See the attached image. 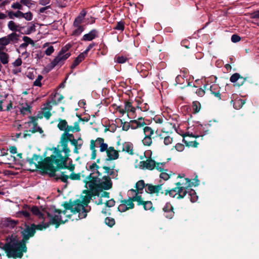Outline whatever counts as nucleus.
Listing matches in <instances>:
<instances>
[{
    "instance_id": "obj_1",
    "label": "nucleus",
    "mask_w": 259,
    "mask_h": 259,
    "mask_svg": "<svg viewBox=\"0 0 259 259\" xmlns=\"http://www.w3.org/2000/svg\"><path fill=\"white\" fill-rule=\"evenodd\" d=\"M91 173L85 187L87 189L81 196L82 201L77 200L71 205L70 209H66L60 211L55 208H51L47 212V215L50 218V221L48 223H41L38 225L32 224L30 226H25L22 231L23 239L19 240L16 236H12L7 239V242L4 244L0 243V250H4L9 258H21L24 252L27 251L26 243L30 237H32L35 229L42 230L48 228L50 224L55 225L56 228H58L60 224H64L68 219L73 221L74 219L77 220L75 215L78 214L79 219L85 218L87 213L91 210V206L88 205L93 196L97 194L100 189L109 190L112 187L110 179L106 175H103V167L98 166L94 162L90 165L89 167Z\"/></svg>"
},
{
    "instance_id": "obj_2",
    "label": "nucleus",
    "mask_w": 259,
    "mask_h": 259,
    "mask_svg": "<svg viewBox=\"0 0 259 259\" xmlns=\"http://www.w3.org/2000/svg\"><path fill=\"white\" fill-rule=\"evenodd\" d=\"M68 141L74 147L73 152L78 153V150L81 148L83 144V140L80 137L75 139L72 134L66 133L61 136L60 145L54 149L53 157L57 166L68 168L72 171L74 169V165L72 164V160L68 158L70 151L68 147Z\"/></svg>"
},
{
    "instance_id": "obj_3",
    "label": "nucleus",
    "mask_w": 259,
    "mask_h": 259,
    "mask_svg": "<svg viewBox=\"0 0 259 259\" xmlns=\"http://www.w3.org/2000/svg\"><path fill=\"white\" fill-rule=\"evenodd\" d=\"M128 195L130 199L124 200L121 201V203L118 206V209L120 212H124L129 209L134 208V204L133 201H137L138 204H143L145 210L151 209L153 207L152 203L151 201H144L142 200L141 196L138 195L135 190L131 189L128 192Z\"/></svg>"
},
{
    "instance_id": "obj_4",
    "label": "nucleus",
    "mask_w": 259,
    "mask_h": 259,
    "mask_svg": "<svg viewBox=\"0 0 259 259\" xmlns=\"http://www.w3.org/2000/svg\"><path fill=\"white\" fill-rule=\"evenodd\" d=\"M181 179L180 181L176 183V187L179 190L180 194L181 197H185L187 193L188 189L193 186H197L199 185L198 181L197 180L195 181V182H191L189 179L184 178L183 176L179 175V176Z\"/></svg>"
},
{
    "instance_id": "obj_5",
    "label": "nucleus",
    "mask_w": 259,
    "mask_h": 259,
    "mask_svg": "<svg viewBox=\"0 0 259 259\" xmlns=\"http://www.w3.org/2000/svg\"><path fill=\"white\" fill-rule=\"evenodd\" d=\"M54 154V153H53V154L51 157H46L43 161H41L42 158L36 154H33L32 158L35 162H37L38 163H41L46 169L51 171H55L57 168H63V167H59L56 165L53 157Z\"/></svg>"
},
{
    "instance_id": "obj_6",
    "label": "nucleus",
    "mask_w": 259,
    "mask_h": 259,
    "mask_svg": "<svg viewBox=\"0 0 259 259\" xmlns=\"http://www.w3.org/2000/svg\"><path fill=\"white\" fill-rule=\"evenodd\" d=\"M67 48H63L58 55L51 62L49 66L51 69L56 66L61 67L64 61L70 56V53L67 52Z\"/></svg>"
},
{
    "instance_id": "obj_7",
    "label": "nucleus",
    "mask_w": 259,
    "mask_h": 259,
    "mask_svg": "<svg viewBox=\"0 0 259 259\" xmlns=\"http://www.w3.org/2000/svg\"><path fill=\"white\" fill-rule=\"evenodd\" d=\"M144 138L142 143L144 146H149L152 143V136L154 135V130L149 126H145L143 128Z\"/></svg>"
},
{
    "instance_id": "obj_8",
    "label": "nucleus",
    "mask_w": 259,
    "mask_h": 259,
    "mask_svg": "<svg viewBox=\"0 0 259 259\" xmlns=\"http://www.w3.org/2000/svg\"><path fill=\"white\" fill-rule=\"evenodd\" d=\"M30 121L25 122L24 124V127L28 128L27 131L30 132L32 133L38 132L40 133L42 132L41 128L37 125L36 122V119L33 117H30Z\"/></svg>"
},
{
    "instance_id": "obj_9",
    "label": "nucleus",
    "mask_w": 259,
    "mask_h": 259,
    "mask_svg": "<svg viewBox=\"0 0 259 259\" xmlns=\"http://www.w3.org/2000/svg\"><path fill=\"white\" fill-rule=\"evenodd\" d=\"M68 170L69 169L67 168ZM70 171L71 172V173L70 174L69 176L66 175L65 174V172H62L61 174L58 176L57 179H60L62 182L65 183L67 184L68 183V179L69 178H70L72 180H79L80 178V175L79 173L78 174H74L73 172L74 169L72 171H71L69 169Z\"/></svg>"
},
{
    "instance_id": "obj_10",
    "label": "nucleus",
    "mask_w": 259,
    "mask_h": 259,
    "mask_svg": "<svg viewBox=\"0 0 259 259\" xmlns=\"http://www.w3.org/2000/svg\"><path fill=\"white\" fill-rule=\"evenodd\" d=\"M103 175H106L110 179L111 178H116L117 176L118 171L114 168V165L111 166H103Z\"/></svg>"
},
{
    "instance_id": "obj_11",
    "label": "nucleus",
    "mask_w": 259,
    "mask_h": 259,
    "mask_svg": "<svg viewBox=\"0 0 259 259\" xmlns=\"http://www.w3.org/2000/svg\"><path fill=\"white\" fill-rule=\"evenodd\" d=\"M145 191L149 193L163 194V184L153 186L151 184H147L146 185Z\"/></svg>"
},
{
    "instance_id": "obj_12",
    "label": "nucleus",
    "mask_w": 259,
    "mask_h": 259,
    "mask_svg": "<svg viewBox=\"0 0 259 259\" xmlns=\"http://www.w3.org/2000/svg\"><path fill=\"white\" fill-rule=\"evenodd\" d=\"M146 124L142 117L138 118V119L132 120L128 123V126L132 129H136L143 127Z\"/></svg>"
},
{
    "instance_id": "obj_13",
    "label": "nucleus",
    "mask_w": 259,
    "mask_h": 259,
    "mask_svg": "<svg viewBox=\"0 0 259 259\" xmlns=\"http://www.w3.org/2000/svg\"><path fill=\"white\" fill-rule=\"evenodd\" d=\"M139 167L142 169H153L155 166V162L151 159H148L146 161H140Z\"/></svg>"
},
{
    "instance_id": "obj_14",
    "label": "nucleus",
    "mask_w": 259,
    "mask_h": 259,
    "mask_svg": "<svg viewBox=\"0 0 259 259\" xmlns=\"http://www.w3.org/2000/svg\"><path fill=\"white\" fill-rule=\"evenodd\" d=\"M30 206L27 205H24L23 210L17 212V215L18 217H24L26 219L29 220L31 219L30 211Z\"/></svg>"
},
{
    "instance_id": "obj_15",
    "label": "nucleus",
    "mask_w": 259,
    "mask_h": 259,
    "mask_svg": "<svg viewBox=\"0 0 259 259\" xmlns=\"http://www.w3.org/2000/svg\"><path fill=\"white\" fill-rule=\"evenodd\" d=\"M163 211L164 212V215L166 218L171 219L174 217V212L173 211V207L170 203H166L165 204L163 208Z\"/></svg>"
},
{
    "instance_id": "obj_16",
    "label": "nucleus",
    "mask_w": 259,
    "mask_h": 259,
    "mask_svg": "<svg viewBox=\"0 0 259 259\" xmlns=\"http://www.w3.org/2000/svg\"><path fill=\"white\" fill-rule=\"evenodd\" d=\"M163 191H164L163 194L165 195L169 194V195L171 197H176L178 199L183 198L184 197L179 196L180 191L177 187L169 190L163 188Z\"/></svg>"
},
{
    "instance_id": "obj_17",
    "label": "nucleus",
    "mask_w": 259,
    "mask_h": 259,
    "mask_svg": "<svg viewBox=\"0 0 259 259\" xmlns=\"http://www.w3.org/2000/svg\"><path fill=\"white\" fill-rule=\"evenodd\" d=\"M108 160H115L118 158V152L112 147L108 148L106 151Z\"/></svg>"
},
{
    "instance_id": "obj_18",
    "label": "nucleus",
    "mask_w": 259,
    "mask_h": 259,
    "mask_svg": "<svg viewBox=\"0 0 259 259\" xmlns=\"http://www.w3.org/2000/svg\"><path fill=\"white\" fill-rule=\"evenodd\" d=\"M86 15V11L82 10L78 15V16L75 19L73 26H81V24L83 22L85 16Z\"/></svg>"
},
{
    "instance_id": "obj_19",
    "label": "nucleus",
    "mask_w": 259,
    "mask_h": 259,
    "mask_svg": "<svg viewBox=\"0 0 259 259\" xmlns=\"http://www.w3.org/2000/svg\"><path fill=\"white\" fill-rule=\"evenodd\" d=\"M95 141L96 142V146L99 145L100 152H103L107 151L108 149V145L104 143L103 138H98Z\"/></svg>"
},
{
    "instance_id": "obj_20",
    "label": "nucleus",
    "mask_w": 259,
    "mask_h": 259,
    "mask_svg": "<svg viewBox=\"0 0 259 259\" xmlns=\"http://www.w3.org/2000/svg\"><path fill=\"white\" fill-rule=\"evenodd\" d=\"M97 36V31L95 29H93L88 33L83 35L82 40L84 41H91Z\"/></svg>"
},
{
    "instance_id": "obj_21",
    "label": "nucleus",
    "mask_w": 259,
    "mask_h": 259,
    "mask_svg": "<svg viewBox=\"0 0 259 259\" xmlns=\"http://www.w3.org/2000/svg\"><path fill=\"white\" fill-rule=\"evenodd\" d=\"M30 212L39 219H44L45 212H41L37 206H33L30 207Z\"/></svg>"
},
{
    "instance_id": "obj_22",
    "label": "nucleus",
    "mask_w": 259,
    "mask_h": 259,
    "mask_svg": "<svg viewBox=\"0 0 259 259\" xmlns=\"http://www.w3.org/2000/svg\"><path fill=\"white\" fill-rule=\"evenodd\" d=\"M98 201L97 202V204H102L104 203L106 207L110 208L113 206L115 204V201L113 199H111L108 200L103 201L102 197L99 198V196H98Z\"/></svg>"
},
{
    "instance_id": "obj_23",
    "label": "nucleus",
    "mask_w": 259,
    "mask_h": 259,
    "mask_svg": "<svg viewBox=\"0 0 259 259\" xmlns=\"http://www.w3.org/2000/svg\"><path fill=\"white\" fill-rule=\"evenodd\" d=\"M9 55L4 52V50H0V62L4 65L7 64L9 62Z\"/></svg>"
},
{
    "instance_id": "obj_24",
    "label": "nucleus",
    "mask_w": 259,
    "mask_h": 259,
    "mask_svg": "<svg viewBox=\"0 0 259 259\" xmlns=\"http://www.w3.org/2000/svg\"><path fill=\"white\" fill-rule=\"evenodd\" d=\"M122 150L125 151L130 154H133V146L130 142H124L122 145Z\"/></svg>"
},
{
    "instance_id": "obj_25",
    "label": "nucleus",
    "mask_w": 259,
    "mask_h": 259,
    "mask_svg": "<svg viewBox=\"0 0 259 259\" xmlns=\"http://www.w3.org/2000/svg\"><path fill=\"white\" fill-rule=\"evenodd\" d=\"M10 44H15L18 42L19 34L16 32H12L11 34L7 35Z\"/></svg>"
},
{
    "instance_id": "obj_26",
    "label": "nucleus",
    "mask_w": 259,
    "mask_h": 259,
    "mask_svg": "<svg viewBox=\"0 0 259 259\" xmlns=\"http://www.w3.org/2000/svg\"><path fill=\"white\" fill-rule=\"evenodd\" d=\"M96 142L94 140H91L90 150H91V159L93 160L96 157Z\"/></svg>"
},
{
    "instance_id": "obj_27",
    "label": "nucleus",
    "mask_w": 259,
    "mask_h": 259,
    "mask_svg": "<svg viewBox=\"0 0 259 259\" xmlns=\"http://www.w3.org/2000/svg\"><path fill=\"white\" fill-rule=\"evenodd\" d=\"M136 187L137 190V192H136L138 195H139V193H142L143 192V189L146 188L144 181L143 180L139 181L136 184ZM135 191H136V190Z\"/></svg>"
},
{
    "instance_id": "obj_28",
    "label": "nucleus",
    "mask_w": 259,
    "mask_h": 259,
    "mask_svg": "<svg viewBox=\"0 0 259 259\" xmlns=\"http://www.w3.org/2000/svg\"><path fill=\"white\" fill-rule=\"evenodd\" d=\"M69 126L65 120H60L58 124V127L59 130L61 131H65L66 132L65 133H68V129L69 128Z\"/></svg>"
},
{
    "instance_id": "obj_29",
    "label": "nucleus",
    "mask_w": 259,
    "mask_h": 259,
    "mask_svg": "<svg viewBox=\"0 0 259 259\" xmlns=\"http://www.w3.org/2000/svg\"><path fill=\"white\" fill-rule=\"evenodd\" d=\"M75 29L72 32V35L74 36H78L83 31L84 28L83 26H73Z\"/></svg>"
},
{
    "instance_id": "obj_30",
    "label": "nucleus",
    "mask_w": 259,
    "mask_h": 259,
    "mask_svg": "<svg viewBox=\"0 0 259 259\" xmlns=\"http://www.w3.org/2000/svg\"><path fill=\"white\" fill-rule=\"evenodd\" d=\"M85 57L83 54L80 53L75 59L71 65V68L73 69L76 67L82 60H84Z\"/></svg>"
},
{
    "instance_id": "obj_31",
    "label": "nucleus",
    "mask_w": 259,
    "mask_h": 259,
    "mask_svg": "<svg viewBox=\"0 0 259 259\" xmlns=\"http://www.w3.org/2000/svg\"><path fill=\"white\" fill-rule=\"evenodd\" d=\"M10 44L7 36L0 38V50H4L5 47Z\"/></svg>"
},
{
    "instance_id": "obj_32",
    "label": "nucleus",
    "mask_w": 259,
    "mask_h": 259,
    "mask_svg": "<svg viewBox=\"0 0 259 259\" xmlns=\"http://www.w3.org/2000/svg\"><path fill=\"white\" fill-rule=\"evenodd\" d=\"M233 106L236 109H239L245 103L244 100L241 99H236L234 101Z\"/></svg>"
},
{
    "instance_id": "obj_33",
    "label": "nucleus",
    "mask_w": 259,
    "mask_h": 259,
    "mask_svg": "<svg viewBox=\"0 0 259 259\" xmlns=\"http://www.w3.org/2000/svg\"><path fill=\"white\" fill-rule=\"evenodd\" d=\"M22 15L23 12L19 10H18L16 12L13 11H10L8 12V16L10 19H13L14 17L20 18H22Z\"/></svg>"
},
{
    "instance_id": "obj_34",
    "label": "nucleus",
    "mask_w": 259,
    "mask_h": 259,
    "mask_svg": "<svg viewBox=\"0 0 259 259\" xmlns=\"http://www.w3.org/2000/svg\"><path fill=\"white\" fill-rule=\"evenodd\" d=\"M187 193H188L190 200L192 202H195L197 200L198 196L194 190L190 189L187 191Z\"/></svg>"
},
{
    "instance_id": "obj_35",
    "label": "nucleus",
    "mask_w": 259,
    "mask_h": 259,
    "mask_svg": "<svg viewBox=\"0 0 259 259\" xmlns=\"http://www.w3.org/2000/svg\"><path fill=\"white\" fill-rule=\"evenodd\" d=\"M8 28L13 31L19 30L20 28L19 25L16 24L13 21H10L8 24Z\"/></svg>"
},
{
    "instance_id": "obj_36",
    "label": "nucleus",
    "mask_w": 259,
    "mask_h": 259,
    "mask_svg": "<svg viewBox=\"0 0 259 259\" xmlns=\"http://www.w3.org/2000/svg\"><path fill=\"white\" fill-rule=\"evenodd\" d=\"M80 131V128L79 126V124L78 122H75L74 126H69V128L68 129V132H79Z\"/></svg>"
},
{
    "instance_id": "obj_37",
    "label": "nucleus",
    "mask_w": 259,
    "mask_h": 259,
    "mask_svg": "<svg viewBox=\"0 0 259 259\" xmlns=\"http://www.w3.org/2000/svg\"><path fill=\"white\" fill-rule=\"evenodd\" d=\"M14 157L12 155L6 156L5 157H2L1 159V162L4 164L9 163V162L12 159H14Z\"/></svg>"
},
{
    "instance_id": "obj_38",
    "label": "nucleus",
    "mask_w": 259,
    "mask_h": 259,
    "mask_svg": "<svg viewBox=\"0 0 259 259\" xmlns=\"http://www.w3.org/2000/svg\"><path fill=\"white\" fill-rule=\"evenodd\" d=\"M125 110L127 112H130L132 113H134L136 110V109L133 107L131 103H126L125 105Z\"/></svg>"
},
{
    "instance_id": "obj_39",
    "label": "nucleus",
    "mask_w": 259,
    "mask_h": 259,
    "mask_svg": "<svg viewBox=\"0 0 259 259\" xmlns=\"http://www.w3.org/2000/svg\"><path fill=\"white\" fill-rule=\"evenodd\" d=\"M239 78L240 74L238 73H235L231 76L230 81L232 83H235L239 80Z\"/></svg>"
},
{
    "instance_id": "obj_40",
    "label": "nucleus",
    "mask_w": 259,
    "mask_h": 259,
    "mask_svg": "<svg viewBox=\"0 0 259 259\" xmlns=\"http://www.w3.org/2000/svg\"><path fill=\"white\" fill-rule=\"evenodd\" d=\"M18 221L11 220L10 219H7L6 220V225L11 228H14L17 224Z\"/></svg>"
},
{
    "instance_id": "obj_41",
    "label": "nucleus",
    "mask_w": 259,
    "mask_h": 259,
    "mask_svg": "<svg viewBox=\"0 0 259 259\" xmlns=\"http://www.w3.org/2000/svg\"><path fill=\"white\" fill-rule=\"evenodd\" d=\"M22 18H24L27 21H31L33 18V15L30 11L25 13H23Z\"/></svg>"
},
{
    "instance_id": "obj_42",
    "label": "nucleus",
    "mask_w": 259,
    "mask_h": 259,
    "mask_svg": "<svg viewBox=\"0 0 259 259\" xmlns=\"http://www.w3.org/2000/svg\"><path fill=\"white\" fill-rule=\"evenodd\" d=\"M105 223L107 226L111 227L115 224V221L113 218L107 217L105 220Z\"/></svg>"
},
{
    "instance_id": "obj_43",
    "label": "nucleus",
    "mask_w": 259,
    "mask_h": 259,
    "mask_svg": "<svg viewBox=\"0 0 259 259\" xmlns=\"http://www.w3.org/2000/svg\"><path fill=\"white\" fill-rule=\"evenodd\" d=\"M21 112L23 114L30 113V106L26 104L25 106L22 107L21 108Z\"/></svg>"
},
{
    "instance_id": "obj_44",
    "label": "nucleus",
    "mask_w": 259,
    "mask_h": 259,
    "mask_svg": "<svg viewBox=\"0 0 259 259\" xmlns=\"http://www.w3.org/2000/svg\"><path fill=\"white\" fill-rule=\"evenodd\" d=\"M127 58L123 56H117L116 58V62L119 64L125 63L127 61Z\"/></svg>"
},
{
    "instance_id": "obj_45",
    "label": "nucleus",
    "mask_w": 259,
    "mask_h": 259,
    "mask_svg": "<svg viewBox=\"0 0 259 259\" xmlns=\"http://www.w3.org/2000/svg\"><path fill=\"white\" fill-rule=\"evenodd\" d=\"M192 108L195 112H198L200 109V104L197 101L193 102Z\"/></svg>"
},
{
    "instance_id": "obj_46",
    "label": "nucleus",
    "mask_w": 259,
    "mask_h": 259,
    "mask_svg": "<svg viewBox=\"0 0 259 259\" xmlns=\"http://www.w3.org/2000/svg\"><path fill=\"white\" fill-rule=\"evenodd\" d=\"M114 29L117 30L123 31L124 29V23L122 21L118 22Z\"/></svg>"
},
{
    "instance_id": "obj_47",
    "label": "nucleus",
    "mask_w": 259,
    "mask_h": 259,
    "mask_svg": "<svg viewBox=\"0 0 259 259\" xmlns=\"http://www.w3.org/2000/svg\"><path fill=\"white\" fill-rule=\"evenodd\" d=\"M23 40L24 41V42L25 44H26L27 45H28L29 44L34 45V44L33 40L28 36H23Z\"/></svg>"
},
{
    "instance_id": "obj_48",
    "label": "nucleus",
    "mask_w": 259,
    "mask_h": 259,
    "mask_svg": "<svg viewBox=\"0 0 259 259\" xmlns=\"http://www.w3.org/2000/svg\"><path fill=\"white\" fill-rule=\"evenodd\" d=\"M42 78L43 77L42 75H39L37 76V78L36 79V80L34 81L33 85L34 86L40 87L41 85V80L42 79Z\"/></svg>"
},
{
    "instance_id": "obj_49",
    "label": "nucleus",
    "mask_w": 259,
    "mask_h": 259,
    "mask_svg": "<svg viewBox=\"0 0 259 259\" xmlns=\"http://www.w3.org/2000/svg\"><path fill=\"white\" fill-rule=\"evenodd\" d=\"M20 3L27 6L28 8H30L31 6L33 5V3L31 0H21Z\"/></svg>"
},
{
    "instance_id": "obj_50",
    "label": "nucleus",
    "mask_w": 259,
    "mask_h": 259,
    "mask_svg": "<svg viewBox=\"0 0 259 259\" xmlns=\"http://www.w3.org/2000/svg\"><path fill=\"white\" fill-rule=\"evenodd\" d=\"M63 98V97L59 94H56L55 95V96H54V101H52V102H54L53 103V104H56V100H57V101L58 102H60Z\"/></svg>"
},
{
    "instance_id": "obj_51",
    "label": "nucleus",
    "mask_w": 259,
    "mask_h": 259,
    "mask_svg": "<svg viewBox=\"0 0 259 259\" xmlns=\"http://www.w3.org/2000/svg\"><path fill=\"white\" fill-rule=\"evenodd\" d=\"M94 46H95V44L94 43L90 44L88 46V47L86 49V50L83 52L81 53V54H83V56L85 57V56H87V55L88 53L89 52V51L91 49H92Z\"/></svg>"
},
{
    "instance_id": "obj_52",
    "label": "nucleus",
    "mask_w": 259,
    "mask_h": 259,
    "mask_svg": "<svg viewBox=\"0 0 259 259\" xmlns=\"http://www.w3.org/2000/svg\"><path fill=\"white\" fill-rule=\"evenodd\" d=\"M51 110L42 109V113L47 119H49L51 116Z\"/></svg>"
},
{
    "instance_id": "obj_53",
    "label": "nucleus",
    "mask_w": 259,
    "mask_h": 259,
    "mask_svg": "<svg viewBox=\"0 0 259 259\" xmlns=\"http://www.w3.org/2000/svg\"><path fill=\"white\" fill-rule=\"evenodd\" d=\"M11 7L14 9H18V10H19L22 9V6L20 3L16 2L13 3Z\"/></svg>"
},
{
    "instance_id": "obj_54",
    "label": "nucleus",
    "mask_w": 259,
    "mask_h": 259,
    "mask_svg": "<svg viewBox=\"0 0 259 259\" xmlns=\"http://www.w3.org/2000/svg\"><path fill=\"white\" fill-rule=\"evenodd\" d=\"M54 47L53 46H50L45 51V54L47 56H50L54 52Z\"/></svg>"
},
{
    "instance_id": "obj_55",
    "label": "nucleus",
    "mask_w": 259,
    "mask_h": 259,
    "mask_svg": "<svg viewBox=\"0 0 259 259\" xmlns=\"http://www.w3.org/2000/svg\"><path fill=\"white\" fill-rule=\"evenodd\" d=\"M241 39V37L237 34H233L231 36V41L233 42H237Z\"/></svg>"
},
{
    "instance_id": "obj_56",
    "label": "nucleus",
    "mask_w": 259,
    "mask_h": 259,
    "mask_svg": "<svg viewBox=\"0 0 259 259\" xmlns=\"http://www.w3.org/2000/svg\"><path fill=\"white\" fill-rule=\"evenodd\" d=\"M164 163H157V164H155V167L158 170L160 171H162L164 170Z\"/></svg>"
},
{
    "instance_id": "obj_57",
    "label": "nucleus",
    "mask_w": 259,
    "mask_h": 259,
    "mask_svg": "<svg viewBox=\"0 0 259 259\" xmlns=\"http://www.w3.org/2000/svg\"><path fill=\"white\" fill-rule=\"evenodd\" d=\"M184 146L183 144L180 143L177 144L175 146L176 149L179 152L183 151L184 149Z\"/></svg>"
},
{
    "instance_id": "obj_58",
    "label": "nucleus",
    "mask_w": 259,
    "mask_h": 259,
    "mask_svg": "<svg viewBox=\"0 0 259 259\" xmlns=\"http://www.w3.org/2000/svg\"><path fill=\"white\" fill-rule=\"evenodd\" d=\"M172 141V139L169 136H167L164 138V143L166 145H168L171 144Z\"/></svg>"
},
{
    "instance_id": "obj_59",
    "label": "nucleus",
    "mask_w": 259,
    "mask_h": 259,
    "mask_svg": "<svg viewBox=\"0 0 259 259\" xmlns=\"http://www.w3.org/2000/svg\"><path fill=\"white\" fill-rule=\"evenodd\" d=\"M160 178L164 180H167L169 178V175L165 172H162L160 174Z\"/></svg>"
},
{
    "instance_id": "obj_60",
    "label": "nucleus",
    "mask_w": 259,
    "mask_h": 259,
    "mask_svg": "<svg viewBox=\"0 0 259 259\" xmlns=\"http://www.w3.org/2000/svg\"><path fill=\"white\" fill-rule=\"evenodd\" d=\"M53 103L54 102H53ZM42 109L51 110L52 109V105H51V102H47L44 104V107L42 108Z\"/></svg>"
},
{
    "instance_id": "obj_61",
    "label": "nucleus",
    "mask_w": 259,
    "mask_h": 259,
    "mask_svg": "<svg viewBox=\"0 0 259 259\" xmlns=\"http://www.w3.org/2000/svg\"><path fill=\"white\" fill-rule=\"evenodd\" d=\"M26 161L29 164V165L30 166H31L32 164H34V166H35V168H37V164L36 163L34 162L33 159L32 158H27L26 159Z\"/></svg>"
},
{
    "instance_id": "obj_62",
    "label": "nucleus",
    "mask_w": 259,
    "mask_h": 259,
    "mask_svg": "<svg viewBox=\"0 0 259 259\" xmlns=\"http://www.w3.org/2000/svg\"><path fill=\"white\" fill-rule=\"evenodd\" d=\"M22 64V60L20 58H17L13 63L14 66H20Z\"/></svg>"
},
{
    "instance_id": "obj_63",
    "label": "nucleus",
    "mask_w": 259,
    "mask_h": 259,
    "mask_svg": "<svg viewBox=\"0 0 259 259\" xmlns=\"http://www.w3.org/2000/svg\"><path fill=\"white\" fill-rule=\"evenodd\" d=\"M28 45H27L25 42L22 43L19 46V49L17 50V51L20 53V52H19V50H26V48L27 47Z\"/></svg>"
},
{
    "instance_id": "obj_64",
    "label": "nucleus",
    "mask_w": 259,
    "mask_h": 259,
    "mask_svg": "<svg viewBox=\"0 0 259 259\" xmlns=\"http://www.w3.org/2000/svg\"><path fill=\"white\" fill-rule=\"evenodd\" d=\"M238 81H239V82L237 83V85L240 86L242 85L245 82V81H246V78L241 76L240 75L239 80H238Z\"/></svg>"
}]
</instances>
